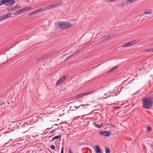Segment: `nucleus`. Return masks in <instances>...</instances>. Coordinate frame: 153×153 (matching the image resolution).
I'll use <instances>...</instances> for the list:
<instances>
[{
    "instance_id": "f257e3e1",
    "label": "nucleus",
    "mask_w": 153,
    "mask_h": 153,
    "mask_svg": "<svg viewBox=\"0 0 153 153\" xmlns=\"http://www.w3.org/2000/svg\"><path fill=\"white\" fill-rule=\"evenodd\" d=\"M142 102L143 107L144 108L149 109L152 106L153 102L149 97H147L146 98H144Z\"/></svg>"
},
{
    "instance_id": "f03ea898",
    "label": "nucleus",
    "mask_w": 153,
    "mask_h": 153,
    "mask_svg": "<svg viewBox=\"0 0 153 153\" xmlns=\"http://www.w3.org/2000/svg\"><path fill=\"white\" fill-rule=\"evenodd\" d=\"M1 5L4 4L6 6H11L15 3V0H1Z\"/></svg>"
},
{
    "instance_id": "7ed1b4c3",
    "label": "nucleus",
    "mask_w": 153,
    "mask_h": 153,
    "mask_svg": "<svg viewBox=\"0 0 153 153\" xmlns=\"http://www.w3.org/2000/svg\"><path fill=\"white\" fill-rule=\"evenodd\" d=\"M136 43V42L135 41H132L130 42H129L124 44L122 45L119 47L118 48H120V49H122V48L123 47H128L130 46H131L135 44Z\"/></svg>"
},
{
    "instance_id": "20e7f679",
    "label": "nucleus",
    "mask_w": 153,
    "mask_h": 153,
    "mask_svg": "<svg viewBox=\"0 0 153 153\" xmlns=\"http://www.w3.org/2000/svg\"><path fill=\"white\" fill-rule=\"evenodd\" d=\"M63 29H68L72 27L74 25L71 23H69L68 22H64Z\"/></svg>"
},
{
    "instance_id": "39448f33",
    "label": "nucleus",
    "mask_w": 153,
    "mask_h": 153,
    "mask_svg": "<svg viewBox=\"0 0 153 153\" xmlns=\"http://www.w3.org/2000/svg\"><path fill=\"white\" fill-rule=\"evenodd\" d=\"M64 22H57L55 23V27L59 29H63Z\"/></svg>"
},
{
    "instance_id": "423d86ee",
    "label": "nucleus",
    "mask_w": 153,
    "mask_h": 153,
    "mask_svg": "<svg viewBox=\"0 0 153 153\" xmlns=\"http://www.w3.org/2000/svg\"><path fill=\"white\" fill-rule=\"evenodd\" d=\"M94 91H88L87 93H84L82 94H79L76 96V98H78L79 97H82L88 95H89L91 93H94Z\"/></svg>"
},
{
    "instance_id": "0eeeda50",
    "label": "nucleus",
    "mask_w": 153,
    "mask_h": 153,
    "mask_svg": "<svg viewBox=\"0 0 153 153\" xmlns=\"http://www.w3.org/2000/svg\"><path fill=\"white\" fill-rule=\"evenodd\" d=\"M99 134L101 135L108 137L110 134L111 132L108 131H106L102 132H100Z\"/></svg>"
},
{
    "instance_id": "6e6552de",
    "label": "nucleus",
    "mask_w": 153,
    "mask_h": 153,
    "mask_svg": "<svg viewBox=\"0 0 153 153\" xmlns=\"http://www.w3.org/2000/svg\"><path fill=\"white\" fill-rule=\"evenodd\" d=\"M26 11V9L25 8L21 9L18 10L15 12L14 13H13V14L17 15L20 14L21 13H23Z\"/></svg>"
},
{
    "instance_id": "1a4fd4ad",
    "label": "nucleus",
    "mask_w": 153,
    "mask_h": 153,
    "mask_svg": "<svg viewBox=\"0 0 153 153\" xmlns=\"http://www.w3.org/2000/svg\"><path fill=\"white\" fill-rule=\"evenodd\" d=\"M65 76H64L61 78H60L58 80V81L56 82V86L58 85L65 79Z\"/></svg>"
},
{
    "instance_id": "9d476101",
    "label": "nucleus",
    "mask_w": 153,
    "mask_h": 153,
    "mask_svg": "<svg viewBox=\"0 0 153 153\" xmlns=\"http://www.w3.org/2000/svg\"><path fill=\"white\" fill-rule=\"evenodd\" d=\"M54 52L53 51L50 52L46 55L43 56H42L43 59L47 58L49 56H51Z\"/></svg>"
},
{
    "instance_id": "9b49d317",
    "label": "nucleus",
    "mask_w": 153,
    "mask_h": 153,
    "mask_svg": "<svg viewBox=\"0 0 153 153\" xmlns=\"http://www.w3.org/2000/svg\"><path fill=\"white\" fill-rule=\"evenodd\" d=\"M54 52L53 51L50 52L46 55L43 56H42L43 59L47 58L49 56H51Z\"/></svg>"
},
{
    "instance_id": "f8f14e48",
    "label": "nucleus",
    "mask_w": 153,
    "mask_h": 153,
    "mask_svg": "<svg viewBox=\"0 0 153 153\" xmlns=\"http://www.w3.org/2000/svg\"><path fill=\"white\" fill-rule=\"evenodd\" d=\"M59 4H52L50 5L49 6H48L46 7V9H48L51 8H52L53 7H56Z\"/></svg>"
},
{
    "instance_id": "ddd939ff",
    "label": "nucleus",
    "mask_w": 153,
    "mask_h": 153,
    "mask_svg": "<svg viewBox=\"0 0 153 153\" xmlns=\"http://www.w3.org/2000/svg\"><path fill=\"white\" fill-rule=\"evenodd\" d=\"M109 37H110V35L104 36L102 39V41L103 42L105 41L108 40Z\"/></svg>"
},
{
    "instance_id": "4468645a",
    "label": "nucleus",
    "mask_w": 153,
    "mask_h": 153,
    "mask_svg": "<svg viewBox=\"0 0 153 153\" xmlns=\"http://www.w3.org/2000/svg\"><path fill=\"white\" fill-rule=\"evenodd\" d=\"M95 148L96 153H101L100 149L98 146H96Z\"/></svg>"
},
{
    "instance_id": "2eb2a0df",
    "label": "nucleus",
    "mask_w": 153,
    "mask_h": 153,
    "mask_svg": "<svg viewBox=\"0 0 153 153\" xmlns=\"http://www.w3.org/2000/svg\"><path fill=\"white\" fill-rule=\"evenodd\" d=\"M152 12V10L151 9H149L146 10L145 11L144 13L145 14H148L151 13Z\"/></svg>"
},
{
    "instance_id": "dca6fc26",
    "label": "nucleus",
    "mask_w": 153,
    "mask_h": 153,
    "mask_svg": "<svg viewBox=\"0 0 153 153\" xmlns=\"http://www.w3.org/2000/svg\"><path fill=\"white\" fill-rule=\"evenodd\" d=\"M45 9H46V7H42V8H39V9H38L36 10V11L37 12V13H38L39 12H40L41 11H43Z\"/></svg>"
},
{
    "instance_id": "f3484780",
    "label": "nucleus",
    "mask_w": 153,
    "mask_h": 153,
    "mask_svg": "<svg viewBox=\"0 0 153 153\" xmlns=\"http://www.w3.org/2000/svg\"><path fill=\"white\" fill-rule=\"evenodd\" d=\"M79 51V50H77L76 52H75L74 53H73L70 56H68V57H67L66 59H65V61H66L69 59L73 55H74V54H75L76 53H77L78 51Z\"/></svg>"
},
{
    "instance_id": "a211bd4d",
    "label": "nucleus",
    "mask_w": 153,
    "mask_h": 153,
    "mask_svg": "<svg viewBox=\"0 0 153 153\" xmlns=\"http://www.w3.org/2000/svg\"><path fill=\"white\" fill-rule=\"evenodd\" d=\"M93 124L95 126L98 128H101L102 126V123H101L100 124H97L96 123H93Z\"/></svg>"
},
{
    "instance_id": "6ab92c4d",
    "label": "nucleus",
    "mask_w": 153,
    "mask_h": 153,
    "mask_svg": "<svg viewBox=\"0 0 153 153\" xmlns=\"http://www.w3.org/2000/svg\"><path fill=\"white\" fill-rule=\"evenodd\" d=\"M61 137V135L56 136L52 138V139L51 140L53 141L55 140L60 138Z\"/></svg>"
},
{
    "instance_id": "aec40b11",
    "label": "nucleus",
    "mask_w": 153,
    "mask_h": 153,
    "mask_svg": "<svg viewBox=\"0 0 153 153\" xmlns=\"http://www.w3.org/2000/svg\"><path fill=\"white\" fill-rule=\"evenodd\" d=\"M37 13L36 10H34L31 13H29L28 14V16H31L34 14H36Z\"/></svg>"
},
{
    "instance_id": "412c9836",
    "label": "nucleus",
    "mask_w": 153,
    "mask_h": 153,
    "mask_svg": "<svg viewBox=\"0 0 153 153\" xmlns=\"http://www.w3.org/2000/svg\"><path fill=\"white\" fill-rule=\"evenodd\" d=\"M119 66H115V67H114L112 68L111 69H110L107 72L108 73H109V72H111V71H113L114 70L116 69Z\"/></svg>"
},
{
    "instance_id": "4be33fe9",
    "label": "nucleus",
    "mask_w": 153,
    "mask_h": 153,
    "mask_svg": "<svg viewBox=\"0 0 153 153\" xmlns=\"http://www.w3.org/2000/svg\"><path fill=\"white\" fill-rule=\"evenodd\" d=\"M105 153H110V149L107 147H106L105 148Z\"/></svg>"
},
{
    "instance_id": "5701e85b",
    "label": "nucleus",
    "mask_w": 153,
    "mask_h": 153,
    "mask_svg": "<svg viewBox=\"0 0 153 153\" xmlns=\"http://www.w3.org/2000/svg\"><path fill=\"white\" fill-rule=\"evenodd\" d=\"M122 5L123 6L127 5H128L127 2L126 1L123 2L122 4Z\"/></svg>"
},
{
    "instance_id": "b1692460",
    "label": "nucleus",
    "mask_w": 153,
    "mask_h": 153,
    "mask_svg": "<svg viewBox=\"0 0 153 153\" xmlns=\"http://www.w3.org/2000/svg\"><path fill=\"white\" fill-rule=\"evenodd\" d=\"M26 11L29 10H31L32 9V7H25Z\"/></svg>"
},
{
    "instance_id": "393cba45",
    "label": "nucleus",
    "mask_w": 153,
    "mask_h": 153,
    "mask_svg": "<svg viewBox=\"0 0 153 153\" xmlns=\"http://www.w3.org/2000/svg\"><path fill=\"white\" fill-rule=\"evenodd\" d=\"M145 52H153V48H151L148 50H146L145 51Z\"/></svg>"
},
{
    "instance_id": "a878e982",
    "label": "nucleus",
    "mask_w": 153,
    "mask_h": 153,
    "mask_svg": "<svg viewBox=\"0 0 153 153\" xmlns=\"http://www.w3.org/2000/svg\"><path fill=\"white\" fill-rule=\"evenodd\" d=\"M15 10L14 7H11L10 8H7V10L8 11H11Z\"/></svg>"
},
{
    "instance_id": "bb28decb",
    "label": "nucleus",
    "mask_w": 153,
    "mask_h": 153,
    "mask_svg": "<svg viewBox=\"0 0 153 153\" xmlns=\"http://www.w3.org/2000/svg\"><path fill=\"white\" fill-rule=\"evenodd\" d=\"M43 58L42 56L40 57L39 58H38L36 59V61H41L42 60H43Z\"/></svg>"
},
{
    "instance_id": "cd10ccee",
    "label": "nucleus",
    "mask_w": 153,
    "mask_h": 153,
    "mask_svg": "<svg viewBox=\"0 0 153 153\" xmlns=\"http://www.w3.org/2000/svg\"><path fill=\"white\" fill-rule=\"evenodd\" d=\"M147 131H150L151 130V128L149 126H148L147 127Z\"/></svg>"
},
{
    "instance_id": "c85d7f7f",
    "label": "nucleus",
    "mask_w": 153,
    "mask_h": 153,
    "mask_svg": "<svg viewBox=\"0 0 153 153\" xmlns=\"http://www.w3.org/2000/svg\"><path fill=\"white\" fill-rule=\"evenodd\" d=\"M4 19H5L4 18V16L0 17V21H2Z\"/></svg>"
},
{
    "instance_id": "c756f323",
    "label": "nucleus",
    "mask_w": 153,
    "mask_h": 153,
    "mask_svg": "<svg viewBox=\"0 0 153 153\" xmlns=\"http://www.w3.org/2000/svg\"><path fill=\"white\" fill-rule=\"evenodd\" d=\"M126 1L127 2L128 4L132 3L131 0H127Z\"/></svg>"
},
{
    "instance_id": "7c9ffc66",
    "label": "nucleus",
    "mask_w": 153,
    "mask_h": 153,
    "mask_svg": "<svg viewBox=\"0 0 153 153\" xmlns=\"http://www.w3.org/2000/svg\"><path fill=\"white\" fill-rule=\"evenodd\" d=\"M15 7V9H18L20 7V5H17L16 6H14Z\"/></svg>"
},
{
    "instance_id": "2f4dec72",
    "label": "nucleus",
    "mask_w": 153,
    "mask_h": 153,
    "mask_svg": "<svg viewBox=\"0 0 153 153\" xmlns=\"http://www.w3.org/2000/svg\"><path fill=\"white\" fill-rule=\"evenodd\" d=\"M1 106V107H5V103H1V104H0V106Z\"/></svg>"
},
{
    "instance_id": "473e14b6",
    "label": "nucleus",
    "mask_w": 153,
    "mask_h": 153,
    "mask_svg": "<svg viewBox=\"0 0 153 153\" xmlns=\"http://www.w3.org/2000/svg\"><path fill=\"white\" fill-rule=\"evenodd\" d=\"M55 146L54 145H51V148L53 149L54 150L55 149Z\"/></svg>"
},
{
    "instance_id": "72a5a7b5",
    "label": "nucleus",
    "mask_w": 153,
    "mask_h": 153,
    "mask_svg": "<svg viewBox=\"0 0 153 153\" xmlns=\"http://www.w3.org/2000/svg\"><path fill=\"white\" fill-rule=\"evenodd\" d=\"M151 100H153V94L149 97Z\"/></svg>"
},
{
    "instance_id": "f704fd0d",
    "label": "nucleus",
    "mask_w": 153,
    "mask_h": 153,
    "mask_svg": "<svg viewBox=\"0 0 153 153\" xmlns=\"http://www.w3.org/2000/svg\"><path fill=\"white\" fill-rule=\"evenodd\" d=\"M63 152H64V148H63V146L61 149V153H63Z\"/></svg>"
},
{
    "instance_id": "c9c22d12",
    "label": "nucleus",
    "mask_w": 153,
    "mask_h": 153,
    "mask_svg": "<svg viewBox=\"0 0 153 153\" xmlns=\"http://www.w3.org/2000/svg\"><path fill=\"white\" fill-rule=\"evenodd\" d=\"M4 16V17L5 19L9 18L7 14Z\"/></svg>"
},
{
    "instance_id": "e433bc0d",
    "label": "nucleus",
    "mask_w": 153,
    "mask_h": 153,
    "mask_svg": "<svg viewBox=\"0 0 153 153\" xmlns=\"http://www.w3.org/2000/svg\"><path fill=\"white\" fill-rule=\"evenodd\" d=\"M4 120H2V124H0V126H3L4 125Z\"/></svg>"
},
{
    "instance_id": "4c0bfd02",
    "label": "nucleus",
    "mask_w": 153,
    "mask_h": 153,
    "mask_svg": "<svg viewBox=\"0 0 153 153\" xmlns=\"http://www.w3.org/2000/svg\"><path fill=\"white\" fill-rule=\"evenodd\" d=\"M7 15H8V16L9 17H10V16H11V15H12V14L11 13H8L7 14Z\"/></svg>"
},
{
    "instance_id": "58836bf2",
    "label": "nucleus",
    "mask_w": 153,
    "mask_h": 153,
    "mask_svg": "<svg viewBox=\"0 0 153 153\" xmlns=\"http://www.w3.org/2000/svg\"><path fill=\"white\" fill-rule=\"evenodd\" d=\"M71 148H70V149H69V150H70L69 152H68V153H72V152L71 151Z\"/></svg>"
},
{
    "instance_id": "ea45409f",
    "label": "nucleus",
    "mask_w": 153,
    "mask_h": 153,
    "mask_svg": "<svg viewBox=\"0 0 153 153\" xmlns=\"http://www.w3.org/2000/svg\"><path fill=\"white\" fill-rule=\"evenodd\" d=\"M109 35H110V37H111L112 36H113V35H114V34H110Z\"/></svg>"
},
{
    "instance_id": "a19ab883",
    "label": "nucleus",
    "mask_w": 153,
    "mask_h": 153,
    "mask_svg": "<svg viewBox=\"0 0 153 153\" xmlns=\"http://www.w3.org/2000/svg\"><path fill=\"white\" fill-rule=\"evenodd\" d=\"M85 47H82V48L80 49L81 50L82 49H84L85 48Z\"/></svg>"
},
{
    "instance_id": "79ce46f5",
    "label": "nucleus",
    "mask_w": 153,
    "mask_h": 153,
    "mask_svg": "<svg viewBox=\"0 0 153 153\" xmlns=\"http://www.w3.org/2000/svg\"><path fill=\"white\" fill-rule=\"evenodd\" d=\"M53 132V131H51V132H50V133H52Z\"/></svg>"
},
{
    "instance_id": "37998d69",
    "label": "nucleus",
    "mask_w": 153,
    "mask_h": 153,
    "mask_svg": "<svg viewBox=\"0 0 153 153\" xmlns=\"http://www.w3.org/2000/svg\"><path fill=\"white\" fill-rule=\"evenodd\" d=\"M1 1H0V6L1 5Z\"/></svg>"
},
{
    "instance_id": "c03bdc74",
    "label": "nucleus",
    "mask_w": 153,
    "mask_h": 153,
    "mask_svg": "<svg viewBox=\"0 0 153 153\" xmlns=\"http://www.w3.org/2000/svg\"><path fill=\"white\" fill-rule=\"evenodd\" d=\"M112 126L113 127H114V126Z\"/></svg>"
},
{
    "instance_id": "a18cd8bd",
    "label": "nucleus",
    "mask_w": 153,
    "mask_h": 153,
    "mask_svg": "<svg viewBox=\"0 0 153 153\" xmlns=\"http://www.w3.org/2000/svg\"><path fill=\"white\" fill-rule=\"evenodd\" d=\"M104 95H106V94H104Z\"/></svg>"
},
{
    "instance_id": "49530a36",
    "label": "nucleus",
    "mask_w": 153,
    "mask_h": 153,
    "mask_svg": "<svg viewBox=\"0 0 153 153\" xmlns=\"http://www.w3.org/2000/svg\"><path fill=\"white\" fill-rule=\"evenodd\" d=\"M8 104H10V102H8Z\"/></svg>"
},
{
    "instance_id": "de8ad7c7",
    "label": "nucleus",
    "mask_w": 153,
    "mask_h": 153,
    "mask_svg": "<svg viewBox=\"0 0 153 153\" xmlns=\"http://www.w3.org/2000/svg\"><path fill=\"white\" fill-rule=\"evenodd\" d=\"M82 106H83V105H82Z\"/></svg>"
},
{
    "instance_id": "09e8293b",
    "label": "nucleus",
    "mask_w": 153,
    "mask_h": 153,
    "mask_svg": "<svg viewBox=\"0 0 153 153\" xmlns=\"http://www.w3.org/2000/svg\"><path fill=\"white\" fill-rule=\"evenodd\" d=\"M78 106H77V108H78Z\"/></svg>"
},
{
    "instance_id": "8fccbe9b",
    "label": "nucleus",
    "mask_w": 153,
    "mask_h": 153,
    "mask_svg": "<svg viewBox=\"0 0 153 153\" xmlns=\"http://www.w3.org/2000/svg\"><path fill=\"white\" fill-rule=\"evenodd\" d=\"M152 40H153V38H152Z\"/></svg>"
},
{
    "instance_id": "3c124183",
    "label": "nucleus",
    "mask_w": 153,
    "mask_h": 153,
    "mask_svg": "<svg viewBox=\"0 0 153 153\" xmlns=\"http://www.w3.org/2000/svg\"><path fill=\"white\" fill-rule=\"evenodd\" d=\"M77 153H78V152Z\"/></svg>"
}]
</instances>
